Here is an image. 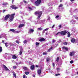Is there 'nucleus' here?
I'll use <instances>...</instances> for the list:
<instances>
[{
  "mask_svg": "<svg viewBox=\"0 0 78 78\" xmlns=\"http://www.w3.org/2000/svg\"><path fill=\"white\" fill-rule=\"evenodd\" d=\"M3 67L5 69V70H6V71H8V70H9V69L6 67V66L3 65Z\"/></svg>",
  "mask_w": 78,
  "mask_h": 78,
  "instance_id": "obj_12",
  "label": "nucleus"
},
{
  "mask_svg": "<svg viewBox=\"0 0 78 78\" xmlns=\"http://www.w3.org/2000/svg\"><path fill=\"white\" fill-rule=\"evenodd\" d=\"M31 1L32 2V3H33V2H34V0H31Z\"/></svg>",
  "mask_w": 78,
  "mask_h": 78,
  "instance_id": "obj_55",
  "label": "nucleus"
},
{
  "mask_svg": "<svg viewBox=\"0 0 78 78\" xmlns=\"http://www.w3.org/2000/svg\"><path fill=\"white\" fill-rule=\"evenodd\" d=\"M27 40H25L23 41L24 44H26V43H27Z\"/></svg>",
  "mask_w": 78,
  "mask_h": 78,
  "instance_id": "obj_40",
  "label": "nucleus"
},
{
  "mask_svg": "<svg viewBox=\"0 0 78 78\" xmlns=\"http://www.w3.org/2000/svg\"><path fill=\"white\" fill-rule=\"evenodd\" d=\"M2 51V48L0 46V53H1Z\"/></svg>",
  "mask_w": 78,
  "mask_h": 78,
  "instance_id": "obj_28",
  "label": "nucleus"
},
{
  "mask_svg": "<svg viewBox=\"0 0 78 78\" xmlns=\"http://www.w3.org/2000/svg\"><path fill=\"white\" fill-rule=\"evenodd\" d=\"M12 55L10 54H6L4 55V57L5 59H11L12 58Z\"/></svg>",
  "mask_w": 78,
  "mask_h": 78,
  "instance_id": "obj_3",
  "label": "nucleus"
},
{
  "mask_svg": "<svg viewBox=\"0 0 78 78\" xmlns=\"http://www.w3.org/2000/svg\"><path fill=\"white\" fill-rule=\"evenodd\" d=\"M75 52L74 51L70 52L69 53V56H73L75 55Z\"/></svg>",
  "mask_w": 78,
  "mask_h": 78,
  "instance_id": "obj_10",
  "label": "nucleus"
},
{
  "mask_svg": "<svg viewBox=\"0 0 78 78\" xmlns=\"http://www.w3.org/2000/svg\"><path fill=\"white\" fill-rule=\"evenodd\" d=\"M31 70H34V65H32L30 67V68Z\"/></svg>",
  "mask_w": 78,
  "mask_h": 78,
  "instance_id": "obj_16",
  "label": "nucleus"
},
{
  "mask_svg": "<svg viewBox=\"0 0 78 78\" xmlns=\"http://www.w3.org/2000/svg\"><path fill=\"white\" fill-rule=\"evenodd\" d=\"M41 69H39L37 70V73H38V75L39 76H42L41 75Z\"/></svg>",
  "mask_w": 78,
  "mask_h": 78,
  "instance_id": "obj_7",
  "label": "nucleus"
},
{
  "mask_svg": "<svg viewBox=\"0 0 78 78\" xmlns=\"http://www.w3.org/2000/svg\"><path fill=\"white\" fill-rule=\"evenodd\" d=\"M13 75L14 76L15 78H17V76H16V73L14 72H12Z\"/></svg>",
  "mask_w": 78,
  "mask_h": 78,
  "instance_id": "obj_18",
  "label": "nucleus"
},
{
  "mask_svg": "<svg viewBox=\"0 0 78 78\" xmlns=\"http://www.w3.org/2000/svg\"><path fill=\"white\" fill-rule=\"evenodd\" d=\"M22 51H20V55H21L22 54Z\"/></svg>",
  "mask_w": 78,
  "mask_h": 78,
  "instance_id": "obj_30",
  "label": "nucleus"
},
{
  "mask_svg": "<svg viewBox=\"0 0 78 78\" xmlns=\"http://www.w3.org/2000/svg\"><path fill=\"white\" fill-rule=\"evenodd\" d=\"M30 72H25V75H28L29 74Z\"/></svg>",
  "mask_w": 78,
  "mask_h": 78,
  "instance_id": "obj_26",
  "label": "nucleus"
},
{
  "mask_svg": "<svg viewBox=\"0 0 78 78\" xmlns=\"http://www.w3.org/2000/svg\"><path fill=\"white\" fill-rule=\"evenodd\" d=\"M2 43H4V40H2Z\"/></svg>",
  "mask_w": 78,
  "mask_h": 78,
  "instance_id": "obj_62",
  "label": "nucleus"
},
{
  "mask_svg": "<svg viewBox=\"0 0 78 78\" xmlns=\"http://www.w3.org/2000/svg\"><path fill=\"white\" fill-rule=\"evenodd\" d=\"M14 15H15V13H14L13 14H12L11 15L9 14L7 15H6V16L5 17L4 21L6 22V20L8 19V18H9V21L10 22H12L14 19Z\"/></svg>",
  "mask_w": 78,
  "mask_h": 78,
  "instance_id": "obj_2",
  "label": "nucleus"
},
{
  "mask_svg": "<svg viewBox=\"0 0 78 78\" xmlns=\"http://www.w3.org/2000/svg\"><path fill=\"white\" fill-rule=\"evenodd\" d=\"M23 78H27V76L26 75H23Z\"/></svg>",
  "mask_w": 78,
  "mask_h": 78,
  "instance_id": "obj_31",
  "label": "nucleus"
},
{
  "mask_svg": "<svg viewBox=\"0 0 78 78\" xmlns=\"http://www.w3.org/2000/svg\"><path fill=\"white\" fill-rule=\"evenodd\" d=\"M39 43H38V42H36V45H39Z\"/></svg>",
  "mask_w": 78,
  "mask_h": 78,
  "instance_id": "obj_35",
  "label": "nucleus"
},
{
  "mask_svg": "<svg viewBox=\"0 0 78 78\" xmlns=\"http://www.w3.org/2000/svg\"><path fill=\"white\" fill-rule=\"evenodd\" d=\"M57 72H59V70H60V69H59V68H57Z\"/></svg>",
  "mask_w": 78,
  "mask_h": 78,
  "instance_id": "obj_45",
  "label": "nucleus"
},
{
  "mask_svg": "<svg viewBox=\"0 0 78 78\" xmlns=\"http://www.w3.org/2000/svg\"><path fill=\"white\" fill-rule=\"evenodd\" d=\"M32 76H33V77H36V76H35V75H32Z\"/></svg>",
  "mask_w": 78,
  "mask_h": 78,
  "instance_id": "obj_57",
  "label": "nucleus"
},
{
  "mask_svg": "<svg viewBox=\"0 0 78 78\" xmlns=\"http://www.w3.org/2000/svg\"><path fill=\"white\" fill-rule=\"evenodd\" d=\"M41 0H37L35 2L36 6H39L41 4Z\"/></svg>",
  "mask_w": 78,
  "mask_h": 78,
  "instance_id": "obj_6",
  "label": "nucleus"
},
{
  "mask_svg": "<svg viewBox=\"0 0 78 78\" xmlns=\"http://www.w3.org/2000/svg\"><path fill=\"white\" fill-rule=\"evenodd\" d=\"M25 26V25L24 24H20L19 25V28H22V27H24Z\"/></svg>",
  "mask_w": 78,
  "mask_h": 78,
  "instance_id": "obj_17",
  "label": "nucleus"
},
{
  "mask_svg": "<svg viewBox=\"0 0 78 78\" xmlns=\"http://www.w3.org/2000/svg\"><path fill=\"white\" fill-rule=\"evenodd\" d=\"M8 43H5V47H7L8 46Z\"/></svg>",
  "mask_w": 78,
  "mask_h": 78,
  "instance_id": "obj_29",
  "label": "nucleus"
},
{
  "mask_svg": "<svg viewBox=\"0 0 78 78\" xmlns=\"http://www.w3.org/2000/svg\"><path fill=\"white\" fill-rule=\"evenodd\" d=\"M53 67H54V66H55V64H54V63L53 64Z\"/></svg>",
  "mask_w": 78,
  "mask_h": 78,
  "instance_id": "obj_64",
  "label": "nucleus"
},
{
  "mask_svg": "<svg viewBox=\"0 0 78 78\" xmlns=\"http://www.w3.org/2000/svg\"><path fill=\"white\" fill-rule=\"evenodd\" d=\"M20 62V64H22L23 63V62Z\"/></svg>",
  "mask_w": 78,
  "mask_h": 78,
  "instance_id": "obj_54",
  "label": "nucleus"
},
{
  "mask_svg": "<svg viewBox=\"0 0 78 78\" xmlns=\"http://www.w3.org/2000/svg\"><path fill=\"white\" fill-rule=\"evenodd\" d=\"M55 25H54L52 26V27H51V28H54V27H55Z\"/></svg>",
  "mask_w": 78,
  "mask_h": 78,
  "instance_id": "obj_49",
  "label": "nucleus"
},
{
  "mask_svg": "<svg viewBox=\"0 0 78 78\" xmlns=\"http://www.w3.org/2000/svg\"><path fill=\"white\" fill-rule=\"evenodd\" d=\"M9 45H10V46H12V45H13V44L11 42H10L9 43Z\"/></svg>",
  "mask_w": 78,
  "mask_h": 78,
  "instance_id": "obj_32",
  "label": "nucleus"
},
{
  "mask_svg": "<svg viewBox=\"0 0 78 78\" xmlns=\"http://www.w3.org/2000/svg\"><path fill=\"white\" fill-rule=\"evenodd\" d=\"M43 29L41 27L38 28H37V30H39L40 31H41V30H42Z\"/></svg>",
  "mask_w": 78,
  "mask_h": 78,
  "instance_id": "obj_24",
  "label": "nucleus"
},
{
  "mask_svg": "<svg viewBox=\"0 0 78 78\" xmlns=\"http://www.w3.org/2000/svg\"><path fill=\"white\" fill-rule=\"evenodd\" d=\"M50 61V58H48L47 59V62H48V61Z\"/></svg>",
  "mask_w": 78,
  "mask_h": 78,
  "instance_id": "obj_42",
  "label": "nucleus"
},
{
  "mask_svg": "<svg viewBox=\"0 0 78 78\" xmlns=\"http://www.w3.org/2000/svg\"><path fill=\"white\" fill-rule=\"evenodd\" d=\"M45 30H44L43 31V33H45Z\"/></svg>",
  "mask_w": 78,
  "mask_h": 78,
  "instance_id": "obj_56",
  "label": "nucleus"
},
{
  "mask_svg": "<svg viewBox=\"0 0 78 78\" xmlns=\"http://www.w3.org/2000/svg\"><path fill=\"white\" fill-rule=\"evenodd\" d=\"M34 32V30L31 29L29 31V34H31V33H33Z\"/></svg>",
  "mask_w": 78,
  "mask_h": 78,
  "instance_id": "obj_9",
  "label": "nucleus"
},
{
  "mask_svg": "<svg viewBox=\"0 0 78 78\" xmlns=\"http://www.w3.org/2000/svg\"><path fill=\"white\" fill-rule=\"evenodd\" d=\"M16 65H19V64H18V63L17 62H16Z\"/></svg>",
  "mask_w": 78,
  "mask_h": 78,
  "instance_id": "obj_63",
  "label": "nucleus"
},
{
  "mask_svg": "<svg viewBox=\"0 0 78 78\" xmlns=\"http://www.w3.org/2000/svg\"><path fill=\"white\" fill-rule=\"evenodd\" d=\"M63 9V8H58V10H59L60 11H62V10Z\"/></svg>",
  "mask_w": 78,
  "mask_h": 78,
  "instance_id": "obj_21",
  "label": "nucleus"
},
{
  "mask_svg": "<svg viewBox=\"0 0 78 78\" xmlns=\"http://www.w3.org/2000/svg\"><path fill=\"white\" fill-rule=\"evenodd\" d=\"M23 2L25 3H28L27 2H26L25 0H24Z\"/></svg>",
  "mask_w": 78,
  "mask_h": 78,
  "instance_id": "obj_47",
  "label": "nucleus"
},
{
  "mask_svg": "<svg viewBox=\"0 0 78 78\" xmlns=\"http://www.w3.org/2000/svg\"><path fill=\"white\" fill-rule=\"evenodd\" d=\"M71 76H74V75H73L72 73L71 74Z\"/></svg>",
  "mask_w": 78,
  "mask_h": 78,
  "instance_id": "obj_61",
  "label": "nucleus"
},
{
  "mask_svg": "<svg viewBox=\"0 0 78 78\" xmlns=\"http://www.w3.org/2000/svg\"><path fill=\"white\" fill-rule=\"evenodd\" d=\"M45 39L43 37H42L39 39V41H40V42H43V41H45Z\"/></svg>",
  "mask_w": 78,
  "mask_h": 78,
  "instance_id": "obj_13",
  "label": "nucleus"
},
{
  "mask_svg": "<svg viewBox=\"0 0 78 78\" xmlns=\"http://www.w3.org/2000/svg\"><path fill=\"white\" fill-rule=\"evenodd\" d=\"M17 62L18 64H20V62Z\"/></svg>",
  "mask_w": 78,
  "mask_h": 78,
  "instance_id": "obj_59",
  "label": "nucleus"
},
{
  "mask_svg": "<svg viewBox=\"0 0 78 78\" xmlns=\"http://www.w3.org/2000/svg\"><path fill=\"white\" fill-rule=\"evenodd\" d=\"M67 34H68L67 37H70V32L68 31Z\"/></svg>",
  "mask_w": 78,
  "mask_h": 78,
  "instance_id": "obj_22",
  "label": "nucleus"
},
{
  "mask_svg": "<svg viewBox=\"0 0 78 78\" xmlns=\"http://www.w3.org/2000/svg\"><path fill=\"white\" fill-rule=\"evenodd\" d=\"M12 59H17V56L15 55H12Z\"/></svg>",
  "mask_w": 78,
  "mask_h": 78,
  "instance_id": "obj_15",
  "label": "nucleus"
},
{
  "mask_svg": "<svg viewBox=\"0 0 78 78\" xmlns=\"http://www.w3.org/2000/svg\"><path fill=\"white\" fill-rule=\"evenodd\" d=\"M68 31L67 30H64L63 31H62L61 32H60L57 33L55 36V37H57V35H58L59 34H60L61 35H62L63 36H65L66 35Z\"/></svg>",
  "mask_w": 78,
  "mask_h": 78,
  "instance_id": "obj_4",
  "label": "nucleus"
},
{
  "mask_svg": "<svg viewBox=\"0 0 78 78\" xmlns=\"http://www.w3.org/2000/svg\"><path fill=\"white\" fill-rule=\"evenodd\" d=\"M43 55H47V53H45V52H43Z\"/></svg>",
  "mask_w": 78,
  "mask_h": 78,
  "instance_id": "obj_36",
  "label": "nucleus"
},
{
  "mask_svg": "<svg viewBox=\"0 0 78 78\" xmlns=\"http://www.w3.org/2000/svg\"><path fill=\"white\" fill-rule=\"evenodd\" d=\"M23 69L24 70H25L26 71H29V69L28 68H27V67H23Z\"/></svg>",
  "mask_w": 78,
  "mask_h": 78,
  "instance_id": "obj_14",
  "label": "nucleus"
},
{
  "mask_svg": "<svg viewBox=\"0 0 78 78\" xmlns=\"http://www.w3.org/2000/svg\"><path fill=\"white\" fill-rule=\"evenodd\" d=\"M50 20V16H48V18L47 20Z\"/></svg>",
  "mask_w": 78,
  "mask_h": 78,
  "instance_id": "obj_53",
  "label": "nucleus"
},
{
  "mask_svg": "<svg viewBox=\"0 0 78 78\" xmlns=\"http://www.w3.org/2000/svg\"><path fill=\"white\" fill-rule=\"evenodd\" d=\"M62 49L63 51V52H66V51H69V49L68 48L66 47H63L62 48Z\"/></svg>",
  "mask_w": 78,
  "mask_h": 78,
  "instance_id": "obj_5",
  "label": "nucleus"
},
{
  "mask_svg": "<svg viewBox=\"0 0 78 78\" xmlns=\"http://www.w3.org/2000/svg\"><path fill=\"white\" fill-rule=\"evenodd\" d=\"M73 61H70V63H71V64H73Z\"/></svg>",
  "mask_w": 78,
  "mask_h": 78,
  "instance_id": "obj_52",
  "label": "nucleus"
},
{
  "mask_svg": "<svg viewBox=\"0 0 78 78\" xmlns=\"http://www.w3.org/2000/svg\"><path fill=\"white\" fill-rule=\"evenodd\" d=\"M13 69H16V66H13Z\"/></svg>",
  "mask_w": 78,
  "mask_h": 78,
  "instance_id": "obj_50",
  "label": "nucleus"
},
{
  "mask_svg": "<svg viewBox=\"0 0 78 78\" xmlns=\"http://www.w3.org/2000/svg\"><path fill=\"white\" fill-rule=\"evenodd\" d=\"M63 44L65 45H67V42H64L63 43Z\"/></svg>",
  "mask_w": 78,
  "mask_h": 78,
  "instance_id": "obj_38",
  "label": "nucleus"
},
{
  "mask_svg": "<svg viewBox=\"0 0 78 78\" xmlns=\"http://www.w3.org/2000/svg\"><path fill=\"white\" fill-rule=\"evenodd\" d=\"M11 8H12V9H16L18 8V7H16V5H14L11 6Z\"/></svg>",
  "mask_w": 78,
  "mask_h": 78,
  "instance_id": "obj_8",
  "label": "nucleus"
},
{
  "mask_svg": "<svg viewBox=\"0 0 78 78\" xmlns=\"http://www.w3.org/2000/svg\"><path fill=\"white\" fill-rule=\"evenodd\" d=\"M19 48H20V51H23V49H22V47L21 46H20L19 47Z\"/></svg>",
  "mask_w": 78,
  "mask_h": 78,
  "instance_id": "obj_27",
  "label": "nucleus"
},
{
  "mask_svg": "<svg viewBox=\"0 0 78 78\" xmlns=\"http://www.w3.org/2000/svg\"><path fill=\"white\" fill-rule=\"evenodd\" d=\"M10 31H12V32H13V33H14L15 30H14V29H10Z\"/></svg>",
  "mask_w": 78,
  "mask_h": 78,
  "instance_id": "obj_20",
  "label": "nucleus"
},
{
  "mask_svg": "<svg viewBox=\"0 0 78 78\" xmlns=\"http://www.w3.org/2000/svg\"><path fill=\"white\" fill-rule=\"evenodd\" d=\"M16 43H17V44H19L20 42H19V41L17 40V41H16Z\"/></svg>",
  "mask_w": 78,
  "mask_h": 78,
  "instance_id": "obj_46",
  "label": "nucleus"
},
{
  "mask_svg": "<svg viewBox=\"0 0 78 78\" xmlns=\"http://www.w3.org/2000/svg\"><path fill=\"white\" fill-rule=\"evenodd\" d=\"M20 33V31H16L15 32V33Z\"/></svg>",
  "mask_w": 78,
  "mask_h": 78,
  "instance_id": "obj_39",
  "label": "nucleus"
},
{
  "mask_svg": "<svg viewBox=\"0 0 78 78\" xmlns=\"http://www.w3.org/2000/svg\"><path fill=\"white\" fill-rule=\"evenodd\" d=\"M71 41L72 43H74L75 42V39L73 38H71Z\"/></svg>",
  "mask_w": 78,
  "mask_h": 78,
  "instance_id": "obj_11",
  "label": "nucleus"
},
{
  "mask_svg": "<svg viewBox=\"0 0 78 78\" xmlns=\"http://www.w3.org/2000/svg\"><path fill=\"white\" fill-rule=\"evenodd\" d=\"M49 29V28H47L46 29H44L45 31H48V29Z\"/></svg>",
  "mask_w": 78,
  "mask_h": 78,
  "instance_id": "obj_48",
  "label": "nucleus"
},
{
  "mask_svg": "<svg viewBox=\"0 0 78 78\" xmlns=\"http://www.w3.org/2000/svg\"><path fill=\"white\" fill-rule=\"evenodd\" d=\"M2 5L4 6H6V5H8V3L7 2H4L3 3Z\"/></svg>",
  "mask_w": 78,
  "mask_h": 78,
  "instance_id": "obj_23",
  "label": "nucleus"
},
{
  "mask_svg": "<svg viewBox=\"0 0 78 78\" xmlns=\"http://www.w3.org/2000/svg\"><path fill=\"white\" fill-rule=\"evenodd\" d=\"M61 25H60L59 26V29H61Z\"/></svg>",
  "mask_w": 78,
  "mask_h": 78,
  "instance_id": "obj_51",
  "label": "nucleus"
},
{
  "mask_svg": "<svg viewBox=\"0 0 78 78\" xmlns=\"http://www.w3.org/2000/svg\"><path fill=\"white\" fill-rule=\"evenodd\" d=\"M53 49V47H51V48L48 50V52H50V51H51V50Z\"/></svg>",
  "mask_w": 78,
  "mask_h": 78,
  "instance_id": "obj_19",
  "label": "nucleus"
},
{
  "mask_svg": "<svg viewBox=\"0 0 78 78\" xmlns=\"http://www.w3.org/2000/svg\"><path fill=\"white\" fill-rule=\"evenodd\" d=\"M35 15H38V16H37V19H38L37 20V23L36 22H34L35 24V25H37V24H44L45 23V20H39L40 18L41 17V15L42 14V12H35Z\"/></svg>",
  "mask_w": 78,
  "mask_h": 78,
  "instance_id": "obj_1",
  "label": "nucleus"
},
{
  "mask_svg": "<svg viewBox=\"0 0 78 78\" xmlns=\"http://www.w3.org/2000/svg\"><path fill=\"white\" fill-rule=\"evenodd\" d=\"M28 9H30V11H32V10H33V9L32 8H31V7H28Z\"/></svg>",
  "mask_w": 78,
  "mask_h": 78,
  "instance_id": "obj_33",
  "label": "nucleus"
},
{
  "mask_svg": "<svg viewBox=\"0 0 78 78\" xmlns=\"http://www.w3.org/2000/svg\"><path fill=\"white\" fill-rule=\"evenodd\" d=\"M23 5V2H21L19 4V6L20 7L22 5Z\"/></svg>",
  "mask_w": 78,
  "mask_h": 78,
  "instance_id": "obj_25",
  "label": "nucleus"
},
{
  "mask_svg": "<svg viewBox=\"0 0 78 78\" xmlns=\"http://www.w3.org/2000/svg\"><path fill=\"white\" fill-rule=\"evenodd\" d=\"M59 57H57L56 60L57 62H58V61H59Z\"/></svg>",
  "mask_w": 78,
  "mask_h": 78,
  "instance_id": "obj_34",
  "label": "nucleus"
},
{
  "mask_svg": "<svg viewBox=\"0 0 78 78\" xmlns=\"http://www.w3.org/2000/svg\"><path fill=\"white\" fill-rule=\"evenodd\" d=\"M59 17V15H57L56 16L55 18L56 19H58V17Z\"/></svg>",
  "mask_w": 78,
  "mask_h": 78,
  "instance_id": "obj_41",
  "label": "nucleus"
},
{
  "mask_svg": "<svg viewBox=\"0 0 78 78\" xmlns=\"http://www.w3.org/2000/svg\"><path fill=\"white\" fill-rule=\"evenodd\" d=\"M59 8H60V7H62V5L60 4V5L59 6Z\"/></svg>",
  "mask_w": 78,
  "mask_h": 78,
  "instance_id": "obj_44",
  "label": "nucleus"
},
{
  "mask_svg": "<svg viewBox=\"0 0 78 78\" xmlns=\"http://www.w3.org/2000/svg\"><path fill=\"white\" fill-rule=\"evenodd\" d=\"M5 11H6V10L4 9L3 10V12H5Z\"/></svg>",
  "mask_w": 78,
  "mask_h": 78,
  "instance_id": "obj_60",
  "label": "nucleus"
},
{
  "mask_svg": "<svg viewBox=\"0 0 78 78\" xmlns=\"http://www.w3.org/2000/svg\"><path fill=\"white\" fill-rule=\"evenodd\" d=\"M52 43H54V42H55V40L54 39H53L52 40Z\"/></svg>",
  "mask_w": 78,
  "mask_h": 78,
  "instance_id": "obj_37",
  "label": "nucleus"
},
{
  "mask_svg": "<svg viewBox=\"0 0 78 78\" xmlns=\"http://www.w3.org/2000/svg\"><path fill=\"white\" fill-rule=\"evenodd\" d=\"M50 73H53V71H50Z\"/></svg>",
  "mask_w": 78,
  "mask_h": 78,
  "instance_id": "obj_58",
  "label": "nucleus"
},
{
  "mask_svg": "<svg viewBox=\"0 0 78 78\" xmlns=\"http://www.w3.org/2000/svg\"><path fill=\"white\" fill-rule=\"evenodd\" d=\"M58 75H60V74H55V76H58Z\"/></svg>",
  "mask_w": 78,
  "mask_h": 78,
  "instance_id": "obj_43",
  "label": "nucleus"
}]
</instances>
